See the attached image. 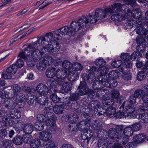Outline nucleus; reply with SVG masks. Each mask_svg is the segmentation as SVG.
Here are the masks:
<instances>
[{"mask_svg": "<svg viewBox=\"0 0 148 148\" xmlns=\"http://www.w3.org/2000/svg\"><path fill=\"white\" fill-rule=\"evenodd\" d=\"M63 81H61L60 80L58 79H54V80H48L47 82V84L49 87L55 88L57 85H61L63 83Z\"/></svg>", "mask_w": 148, "mask_h": 148, "instance_id": "19", "label": "nucleus"}, {"mask_svg": "<svg viewBox=\"0 0 148 148\" xmlns=\"http://www.w3.org/2000/svg\"><path fill=\"white\" fill-rule=\"evenodd\" d=\"M67 75L66 71L63 69H58L56 71V76L58 80L64 82V79L66 78Z\"/></svg>", "mask_w": 148, "mask_h": 148, "instance_id": "14", "label": "nucleus"}, {"mask_svg": "<svg viewBox=\"0 0 148 148\" xmlns=\"http://www.w3.org/2000/svg\"><path fill=\"white\" fill-rule=\"evenodd\" d=\"M62 37L58 31H55L46 33L45 36H41L38 38V40L35 42L28 44L24 51L19 53L18 56L26 61L27 65L29 66H34L32 59L33 57L35 56V51L37 49L40 42L41 45L45 47L49 41L52 39L54 40H60Z\"/></svg>", "mask_w": 148, "mask_h": 148, "instance_id": "1", "label": "nucleus"}, {"mask_svg": "<svg viewBox=\"0 0 148 148\" xmlns=\"http://www.w3.org/2000/svg\"><path fill=\"white\" fill-rule=\"evenodd\" d=\"M73 66L72 68V71H81L83 69L82 65L80 63L78 62H75L73 64Z\"/></svg>", "mask_w": 148, "mask_h": 148, "instance_id": "40", "label": "nucleus"}, {"mask_svg": "<svg viewBox=\"0 0 148 148\" xmlns=\"http://www.w3.org/2000/svg\"><path fill=\"white\" fill-rule=\"evenodd\" d=\"M69 75H70L71 80L72 81H74L76 80L79 77L78 74L74 71H69Z\"/></svg>", "mask_w": 148, "mask_h": 148, "instance_id": "45", "label": "nucleus"}, {"mask_svg": "<svg viewBox=\"0 0 148 148\" xmlns=\"http://www.w3.org/2000/svg\"><path fill=\"white\" fill-rule=\"evenodd\" d=\"M97 71L100 75V76L98 77V79H99V78L100 77H103L105 76L104 75L108 73L109 71V69L105 66H101L98 68L97 70Z\"/></svg>", "mask_w": 148, "mask_h": 148, "instance_id": "31", "label": "nucleus"}, {"mask_svg": "<svg viewBox=\"0 0 148 148\" xmlns=\"http://www.w3.org/2000/svg\"><path fill=\"white\" fill-rule=\"evenodd\" d=\"M53 40L52 39L49 41L45 47L42 48L40 50L37 49L35 50L34 52L35 55L33 56L32 58L34 62H36L42 58L44 53L45 52L46 49H48L50 51L51 49H52L53 43H54V42L53 41Z\"/></svg>", "mask_w": 148, "mask_h": 148, "instance_id": "5", "label": "nucleus"}, {"mask_svg": "<svg viewBox=\"0 0 148 148\" xmlns=\"http://www.w3.org/2000/svg\"><path fill=\"white\" fill-rule=\"evenodd\" d=\"M121 11H122V5L118 3L114 4L111 6L106 8L104 10L97 9L94 14L89 15L91 16L90 17L93 23L96 22L98 20L103 19L112 13Z\"/></svg>", "mask_w": 148, "mask_h": 148, "instance_id": "3", "label": "nucleus"}, {"mask_svg": "<svg viewBox=\"0 0 148 148\" xmlns=\"http://www.w3.org/2000/svg\"><path fill=\"white\" fill-rule=\"evenodd\" d=\"M54 112L56 114H61L63 110L64 107L62 106H55L53 108Z\"/></svg>", "mask_w": 148, "mask_h": 148, "instance_id": "44", "label": "nucleus"}, {"mask_svg": "<svg viewBox=\"0 0 148 148\" xmlns=\"http://www.w3.org/2000/svg\"><path fill=\"white\" fill-rule=\"evenodd\" d=\"M43 96H41L40 95H38V96L37 99H38V103L40 105H42L43 106H45V105L47 104V107H45V116H44L43 115L41 114L39 115V118H42V120L40 119V121H42L44 120V117H51V114L52 115V114L50 112H48V111L49 110H51L52 109V106H48L49 104L51 105V103H48V98L47 96V95H45V96L44 97H42Z\"/></svg>", "mask_w": 148, "mask_h": 148, "instance_id": "4", "label": "nucleus"}, {"mask_svg": "<svg viewBox=\"0 0 148 148\" xmlns=\"http://www.w3.org/2000/svg\"><path fill=\"white\" fill-rule=\"evenodd\" d=\"M36 90L38 94V95L45 97L48 93L49 90L45 84L40 83L38 84L36 87Z\"/></svg>", "mask_w": 148, "mask_h": 148, "instance_id": "11", "label": "nucleus"}, {"mask_svg": "<svg viewBox=\"0 0 148 148\" xmlns=\"http://www.w3.org/2000/svg\"><path fill=\"white\" fill-rule=\"evenodd\" d=\"M2 144L6 148H9L11 146L12 141L11 140H5L2 142Z\"/></svg>", "mask_w": 148, "mask_h": 148, "instance_id": "61", "label": "nucleus"}, {"mask_svg": "<svg viewBox=\"0 0 148 148\" xmlns=\"http://www.w3.org/2000/svg\"><path fill=\"white\" fill-rule=\"evenodd\" d=\"M30 145L31 148H41V142L38 139L32 140Z\"/></svg>", "mask_w": 148, "mask_h": 148, "instance_id": "32", "label": "nucleus"}, {"mask_svg": "<svg viewBox=\"0 0 148 148\" xmlns=\"http://www.w3.org/2000/svg\"><path fill=\"white\" fill-rule=\"evenodd\" d=\"M73 64L69 61L64 60L62 63V67L67 70L69 72L71 71Z\"/></svg>", "mask_w": 148, "mask_h": 148, "instance_id": "28", "label": "nucleus"}, {"mask_svg": "<svg viewBox=\"0 0 148 148\" xmlns=\"http://www.w3.org/2000/svg\"><path fill=\"white\" fill-rule=\"evenodd\" d=\"M16 95V97H14V99H15L16 104L18 103H21L25 99V98H24L25 95L22 94L21 93L18 95Z\"/></svg>", "mask_w": 148, "mask_h": 148, "instance_id": "35", "label": "nucleus"}, {"mask_svg": "<svg viewBox=\"0 0 148 148\" xmlns=\"http://www.w3.org/2000/svg\"><path fill=\"white\" fill-rule=\"evenodd\" d=\"M45 123L48 127H53L55 125V122L54 120L52 119H48L45 120Z\"/></svg>", "mask_w": 148, "mask_h": 148, "instance_id": "47", "label": "nucleus"}, {"mask_svg": "<svg viewBox=\"0 0 148 148\" xmlns=\"http://www.w3.org/2000/svg\"><path fill=\"white\" fill-rule=\"evenodd\" d=\"M118 132L117 130L114 128H110L108 131V134H107L111 138L113 142L119 141V139H120L123 135V133L121 134Z\"/></svg>", "mask_w": 148, "mask_h": 148, "instance_id": "9", "label": "nucleus"}, {"mask_svg": "<svg viewBox=\"0 0 148 148\" xmlns=\"http://www.w3.org/2000/svg\"><path fill=\"white\" fill-rule=\"evenodd\" d=\"M129 139L128 137L125 136L123 134L122 137L120 139H119V140H120L121 144H121V145L126 144L128 142Z\"/></svg>", "mask_w": 148, "mask_h": 148, "instance_id": "54", "label": "nucleus"}, {"mask_svg": "<svg viewBox=\"0 0 148 148\" xmlns=\"http://www.w3.org/2000/svg\"><path fill=\"white\" fill-rule=\"evenodd\" d=\"M91 16L89 14L88 15L82 16L81 18L77 21H72L70 25V28L68 26H65L60 28L57 31L59 32L60 34V33L62 35L69 34V36H73L76 32L89 26L90 23H92Z\"/></svg>", "mask_w": 148, "mask_h": 148, "instance_id": "2", "label": "nucleus"}, {"mask_svg": "<svg viewBox=\"0 0 148 148\" xmlns=\"http://www.w3.org/2000/svg\"><path fill=\"white\" fill-rule=\"evenodd\" d=\"M146 136L143 134H139L137 135L134 137V141L137 143H141L146 139Z\"/></svg>", "mask_w": 148, "mask_h": 148, "instance_id": "25", "label": "nucleus"}, {"mask_svg": "<svg viewBox=\"0 0 148 148\" xmlns=\"http://www.w3.org/2000/svg\"><path fill=\"white\" fill-rule=\"evenodd\" d=\"M9 93L6 92L5 91L2 90L1 91V93H0V97L1 98H3V100L5 99H8L9 98Z\"/></svg>", "mask_w": 148, "mask_h": 148, "instance_id": "58", "label": "nucleus"}, {"mask_svg": "<svg viewBox=\"0 0 148 148\" xmlns=\"http://www.w3.org/2000/svg\"><path fill=\"white\" fill-rule=\"evenodd\" d=\"M146 45L145 44H140L136 47V51L138 52L143 53L146 51Z\"/></svg>", "mask_w": 148, "mask_h": 148, "instance_id": "38", "label": "nucleus"}, {"mask_svg": "<svg viewBox=\"0 0 148 148\" xmlns=\"http://www.w3.org/2000/svg\"><path fill=\"white\" fill-rule=\"evenodd\" d=\"M39 136L42 141L45 142L49 140L52 137L51 134L47 131H42L40 132Z\"/></svg>", "mask_w": 148, "mask_h": 148, "instance_id": "15", "label": "nucleus"}, {"mask_svg": "<svg viewBox=\"0 0 148 148\" xmlns=\"http://www.w3.org/2000/svg\"><path fill=\"white\" fill-rule=\"evenodd\" d=\"M51 99L55 103L60 102V99L57 95L55 94H53L50 96Z\"/></svg>", "mask_w": 148, "mask_h": 148, "instance_id": "57", "label": "nucleus"}, {"mask_svg": "<svg viewBox=\"0 0 148 148\" xmlns=\"http://www.w3.org/2000/svg\"><path fill=\"white\" fill-rule=\"evenodd\" d=\"M95 64L98 66L104 65L106 64V62L102 59H97L95 62Z\"/></svg>", "mask_w": 148, "mask_h": 148, "instance_id": "55", "label": "nucleus"}, {"mask_svg": "<svg viewBox=\"0 0 148 148\" xmlns=\"http://www.w3.org/2000/svg\"><path fill=\"white\" fill-rule=\"evenodd\" d=\"M127 22L125 23L124 25V28L126 29H130L136 25L137 22L136 21L132 20L131 18L130 19H127L126 20Z\"/></svg>", "mask_w": 148, "mask_h": 148, "instance_id": "22", "label": "nucleus"}, {"mask_svg": "<svg viewBox=\"0 0 148 148\" xmlns=\"http://www.w3.org/2000/svg\"><path fill=\"white\" fill-rule=\"evenodd\" d=\"M34 127L31 123H27L24 125L23 131L26 134H30L33 131Z\"/></svg>", "mask_w": 148, "mask_h": 148, "instance_id": "21", "label": "nucleus"}, {"mask_svg": "<svg viewBox=\"0 0 148 148\" xmlns=\"http://www.w3.org/2000/svg\"><path fill=\"white\" fill-rule=\"evenodd\" d=\"M37 98L32 94H28L25 97L27 102L29 105H32L37 101Z\"/></svg>", "mask_w": 148, "mask_h": 148, "instance_id": "20", "label": "nucleus"}, {"mask_svg": "<svg viewBox=\"0 0 148 148\" xmlns=\"http://www.w3.org/2000/svg\"><path fill=\"white\" fill-rule=\"evenodd\" d=\"M133 130L132 127L128 126L125 127L124 130L123 134L124 135L127 136H130L133 134Z\"/></svg>", "mask_w": 148, "mask_h": 148, "instance_id": "39", "label": "nucleus"}, {"mask_svg": "<svg viewBox=\"0 0 148 148\" xmlns=\"http://www.w3.org/2000/svg\"><path fill=\"white\" fill-rule=\"evenodd\" d=\"M17 70V67L15 64H12L7 69L6 72L2 74V77L5 79H10Z\"/></svg>", "mask_w": 148, "mask_h": 148, "instance_id": "10", "label": "nucleus"}, {"mask_svg": "<svg viewBox=\"0 0 148 148\" xmlns=\"http://www.w3.org/2000/svg\"><path fill=\"white\" fill-rule=\"evenodd\" d=\"M79 112L81 113V114L83 115L84 117L85 118L86 120L88 121H89L92 117V115L90 112L86 113L84 112L83 109H80Z\"/></svg>", "mask_w": 148, "mask_h": 148, "instance_id": "42", "label": "nucleus"}, {"mask_svg": "<svg viewBox=\"0 0 148 148\" xmlns=\"http://www.w3.org/2000/svg\"><path fill=\"white\" fill-rule=\"evenodd\" d=\"M140 10L138 9L132 11L130 13V15L134 18H139L141 17V14L140 13ZM129 17L130 16H129Z\"/></svg>", "mask_w": 148, "mask_h": 148, "instance_id": "36", "label": "nucleus"}, {"mask_svg": "<svg viewBox=\"0 0 148 148\" xmlns=\"http://www.w3.org/2000/svg\"><path fill=\"white\" fill-rule=\"evenodd\" d=\"M136 98H137L135 97L134 95L130 97L127 101H125L123 103L121 106L120 107L119 109H121L122 107L123 108L125 106V103H127V104L129 103V104L131 105L135 103H136Z\"/></svg>", "mask_w": 148, "mask_h": 148, "instance_id": "29", "label": "nucleus"}, {"mask_svg": "<svg viewBox=\"0 0 148 148\" xmlns=\"http://www.w3.org/2000/svg\"><path fill=\"white\" fill-rule=\"evenodd\" d=\"M103 111H101L102 113H100L101 115L103 114L104 113H105L107 116L110 117H112L116 112L115 108L113 107L110 106L106 110H103Z\"/></svg>", "mask_w": 148, "mask_h": 148, "instance_id": "18", "label": "nucleus"}, {"mask_svg": "<svg viewBox=\"0 0 148 148\" xmlns=\"http://www.w3.org/2000/svg\"><path fill=\"white\" fill-rule=\"evenodd\" d=\"M124 2L125 3L122 5V10L126 13V17L130 16V10L136 5V0H124Z\"/></svg>", "mask_w": 148, "mask_h": 148, "instance_id": "7", "label": "nucleus"}, {"mask_svg": "<svg viewBox=\"0 0 148 148\" xmlns=\"http://www.w3.org/2000/svg\"><path fill=\"white\" fill-rule=\"evenodd\" d=\"M144 71L139 72L137 74V79L139 81H142L146 77L147 73H148V69H145Z\"/></svg>", "mask_w": 148, "mask_h": 148, "instance_id": "27", "label": "nucleus"}, {"mask_svg": "<svg viewBox=\"0 0 148 148\" xmlns=\"http://www.w3.org/2000/svg\"><path fill=\"white\" fill-rule=\"evenodd\" d=\"M103 103L104 105L111 106L113 105L114 103V100L111 99L109 97H106L103 101Z\"/></svg>", "mask_w": 148, "mask_h": 148, "instance_id": "46", "label": "nucleus"}, {"mask_svg": "<svg viewBox=\"0 0 148 148\" xmlns=\"http://www.w3.org/2000/svg\"><path fill=\"white\" fill-rule=\"evenodd\" d=\"M122 62L120 60H117L113 61L112 64V66L114 68H117L119 67L121 64Z\"/></svg>", "mask_w": 148, "mask_h": 148, "instance_id": "63", "label": "nucleus"}, {"mask_svg": "<svg viewBox=\"0 0 148 148\" xmlns=\"http://www.w3.org/2000/svg\"><path fill=\"white\" fill-rule=\"evenodd\" d=\"M108 77H110V79H116L118 78L120 76L119 72L117 70H112L110 71L108 75Z\"/></svg>", "mask_w": 148, "mask_h": 148, "instance_id": "37", "label": "nucleus"}, {"mask_svg": "<svg viewBox=\"0 0 148 148\" xmlns=\"http://www.w3.org/2000/svg\"><path fill=\"white\" fill-rule=\"evenodd\" d=\"M47 66L42 60H41L38 63H37L36 65V67L37 69L38 70L41 71H42L45 69Z\"/></svg>", "mask_w": 148, "mask_h": 148, "instance_id": "48", "label": "nucleus"}, {"mask_svg": "<svg viewBox=\"0 0 148 148\" xmlns=\"http://www.w3.org/2000/svg\"><path fill=\"white\" fill-rule=\"evenodd\" d=\"M111 96L113 99H118L119 98L120 94L118 90L114 89L111 92Z\"/></svg>", "mask_w": 148, "mask_h": 148, "instance_id": "50", "label": "nucleus"}, {"mask_svg": "<svg viewBox=\"0 0 148 148\" xmlns=\"http://www.w3.org/2000/svg\"><path fill=\"white\" fill-rule=\"evenodd\" d=\"M98 137L101 138L98 140L97 145L99 148H107L108 146L107 139L108 137L106 132L104 130H99L97 132Z\"/></svg>", "mask_w": 148, "mask_h": 148, "instance_id": "6", "label": "nucleus"}, {"mask_svg": "<svg viewBox=\"0 0 148 148\" xmlns=\"http://www.w3.org/2000/svg\"><path fill=\"white\" fill-rule=\"evenodd\" d=\"M82 77L83 80V81L86 80L87 82L90 83H92L96 80V76L94 74H89L87 75L86 73H84L82 75Z\"/></svg>", "mask_w": 148, "mask_h": 148, "instance_id": "16", "label": "nucleus"}, {"mask_svg": "<svg viewBox=\"0 0 148 148\" xmlns=\"http://www.w3.org/2000/svg\"><path fill=\"white\" fill-rule=\"evenodd\" d=\"M145 92L144 90L141 89H138L136 90L134 93V95L137 98H141L142 99V97L145 94Z\"/></svg>", "mask_w": 148, "mask_h": 148, "instance_id": "34", "label": "nucleus"}, {"mask_svg": "<svg viewBox=\"0 0 148 148\" xmlns=\"http://www.w3.org/2000/svg\"><path fill=\"white\" fill-rule=\"evenodd\" d=\"M8 115L11 118L14 119H17L20 118L21 116L20 111L16 108L11 109Z\"/></svg>", "mask_w": 148, "mask_h": 148, "instance_id": "17", "label": "nucleus"}, {"mask_svg": "<svg viewBox=\"0 0 148 148\" xmlns=\"http://www.w3.org/2000/svg\"><path fill=\"white\" fill-rule=\"evenodd\" d=\"M35 128L38 131H40L43 129L44 125L42 122H37L36 123Z\"/></svg>", "mask_w": 148, "mask_h": 148, "instance_id": "59", "label": "nucleus"}, {"mask_svg": "<svg viewBox=\"0 0 148 148\" xmlns=\"http://www.w3.org/2000/svg\"><path fill=\"white\" fill-rule=\"evenodd\" d=\"M135 30L137 34L141 35L147 34L148 31V30L144 27L141 26H139L136 28Z\"/></svg>", "mask_w": 148, "mask_h": 148, "instance_id": "33", "label": "nucleus"}, {"mask_svg": "<svg viewBox=\"0 0 148 148\" xmlns=\"http://www.w3.org/2000/svg\"><path fill=\"white\" fill-rule=\"evenodd\" d=\"M79 93H73L70 95L69 99L71 101H76L79 99Z\"/></svg>", "mask_w": 148, "mask_h": 148, "instance_id": "60", "label": "nucleus"}, {"mask_svg": "<svg viewBox=\"0 0 148 148\" xmlns=\"http://www.w3.org/2000/svg\"><path fill=\"white\" fill-rule=\"evenodd\" d=\"M92 127L94 129L98 130L100 128L101 126L100 123L97 121H94L92 122Z\"/></svg>", "mask_w": 148, "mask_h": 148, "instance_id": "62", "label": "nucleus"}, {"mask_svg": "<svg viewBox=\"0 0 148 148\" xmlns=\"http://www.w3.org/2000/svg\"><path fill=\"white\" fill-rule=\"evenodd\" d=\"M139 117L143 121V122L146 123L148 122V113H145L141 114L139 115Z\"/></svg>", "mask_w": 148, "mask_h": 148, "instance_id": "53", "label": "nucleus"}, {"mask_svg": "<svg viewBox=\"0 0 148 148\" xmlns=\"http://www.w3.org/2000/svg\"><path fill=\"white\" fill-rule=\"evenodd\" d=\"M123 64L125 67L127 68H130L132 66V63L130 59L127 60H125Z\"/></svg>", "mask_w": 148, "mask_h": 148, "instance_id": "64", "label": "nucleus"}, {"mask_svg": "<svg viewBox=\"0 0 148 148\" xmlns=\"http://www.w3.org/2000/svg\"><path fill=\"white\" fill-rule=\"evenodd\" d=\"M99 82L104 86L108 85V84L109 86L110 87H115L117 85V83L115 79H109V77L107 76L101 77L99 78Z\"/></svg>", "mask_w": 148, "mask_h": 148, "instance_id": "8", "label": "nucleus"}, {"mask_svg": "<svg viewBox=\"0 0 148 148\" xmlns=\"http://www.w3.org/2000/svg\"><path fill=\"white\" fill-rule=\"evenodd\" d=\"M126 106L124 110V112H121L120 114L125 117H134L133 116V113L135 110V109L133 106H130L129 104Z\"/></svg>", "mask_w": 148, "mask_h": 148, "instance_id": "12", "label": "nucleus"}, {"mask_svg": "<svg viewBox=\"0 0 148 148\" xmlns=\"http://www.w3.org/2000/svg\"><path fill=\"white\" fill-rule=\"evenodd\" d=\"M121 76L123 79L126 80H129L131 79L132 77L129 71L127 72H125V73L121 75Z\"/></svg>", "mask_w": 148, "mask_h": 148, "instance_id": "56", "label": "nucleus"}, {"mask_svg": "<svg viewBox=\"0 0 148 148\" xmlns=\"http://www.w3.org/2000/svg\"><path fill=\"white\" fill-rule=\"evenodd\" d=\"M46 66H49L53 62V60L50 56H46L42 60Z\"/></svg>", "mask_w": 148, "mask_h": 148, "instance_id": "41", "label": "nucleus"}, {"mask_svg": "<svg viewBox=\"0 0 148 148\" xmlns=\"http://www.w3.org/2000/svg\"><path fill=\"white\" fill-rule=\"evenodd\" d=\"M56 69L53 67H49L46 70V75L48 78L53 77L56 75Z\"/></svg>", "mask_w": 148, "mask_h": 148, "instance_id": "24", "label": "nucleus"}, {"mask_svg": "<svg viewBox=\"0 0 148 148\" xmlns=\"http://www.w3.org/2000/svg\"><path fill=\"white\" fill-rule=\"evenodd\" d=\"M62 85V93H67L71 90V88L72 87L73 85L72 84L69 82H63Z\"/></svg>", "mask_w": 148, "mask_h": 148, "instance_id": "23", "label": "nucleus"}, {"mask_svg": "<svg viewBox=\"0 0 148 148\" xmlns=\"http://www.w3.org/2000/svg\"><path fill=\"white\" fill-rule=\"evenodd\" d=\"M11 88L13 90L14 95L17 94L21 91V87L17 84L13 85Z\"/></svg>", "mask_w": 148, "mask_h": 148, "instance_id": "51", "label": "nucleus"}, {"mask_svg": "<svg viewBox=\"0 0 148 148\" xmlns=\"http://www.w3.org/2000/svg\"><path fill=\"white\" fill-rule=\"evenodd\" d=\"M23 141V138L19 136L15 137L13 140V143L16 145H19L22 144Z\"/></svg>", "mask_w": 148, "mask_h": 148, "instance_id": "43", "label": "nucleus"}, {"mask_svg": "<svg viewBox=\"0 0 148 148\" xmlns=\"http://www.w3.org/2000/svg\"><path fill=\"white\" fill-rule=\"evenodd\" d=\"M75 116H77L75 115L70 116H69V115H66L64 116L65 118V121H68L69 122H71L72 123H74L76 121V118H75Z\"/></svg>", "mask_w": 148, "mask_h": 148, "instance_id": "49", "label": "nucleus"}, {"mask_svg": "<svg viewBox=\"0 0 148 148\" xmlns=\"http://www.w3.org/2000/svg\"><path fill=\"white\" fill-rule=\"evenodd\" d=\"M88 122L86 121H82L79 123L77 125L78 129L80 131H82L86 130L87 128V125L88 126Z\"/></svg>", "mask_w": 148, "mask_h": 148, "instance_id": "30", "label": "nucleus"}, {"mask_svg": "<svg viewBox=\"0 0 148 148\" xmlns=\"http://www.w3.org/2000/svg\"><path fill=\"white\" fill-rule=\"evenodd\" d=\"M124 17L123 15L120 14H116L113 15L111 16V18L113 21L117 22H119L123 20L124 18H125L124 20L125 19H127V17Z\"/></svg>", "mask_w": 148, "mask_h": 148, "instance_id": "26", "label": "nucleus"}, {"mask_svg": "<svg viewBox=\"0 0 148 148\" xmlns=\"http://www.w3.org/2000/svg\"><path fill=\"white\" fill-rule=\"evenodd\" d=\"M55 41L54 43H53V48L50 51L52 52H58L60 49V45L59 43L56 41V40Z\"/></svg>", "mask_w": 148, "mask_h": 148, "instance_id": "52", "label": "nucleus"}, {"mask_svg": "<svg viewBox=\"0 0 148 148\" xmlns=\"http://www.w3.org/2000/svg\"><path fill=\"white\" fill-rule=\"evenodd\" d=\"M79 89L78 93L79 95L82 96L87 94L89 90L88 87L85 81H81L79 86L78 87Z\"/></svg>", "mask_w": 148, "mask_h": 148, "instance_id": "13", "label": "nucleus"}]
</instances>
